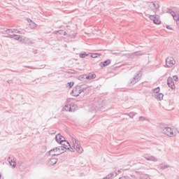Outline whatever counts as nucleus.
<instances>
[{"mask_svg": "<svg viewBox=\"0 0 179 179\" xmlns=\"http://www.w3.org/2000/svg\"><path fill=\"white\" fill-rule=\"evenodd\" d=\"M71 145L68 142H65V143L62 144V145H59L58 147H55L51 149L49 151L50 156H59V155H62L64 153L66 149H69Z\"/></svg>", "mask_w": 179, "mask_h": 179, "instance_id": "1", "label": "nucleus"}, {"mask_svg": "<svg viewBox=\"0 0 179 179\" xmlns=\"http://www.w3.org/2000/svg\"><path fill=\"white\" fill-rule=\"evenodd\" d=\"M72 147L70 145V152H77V153H83V148L80 145V141L79 140L75 138L74 137H71Z\"/></svg>", "mask_w": 179, "mask_h": 179, "instance_id": "2", "label": "nucleus"}, {"mask_svg": "<svg viewBox=\"0 0 179 179\" xmlns=\"http://www.w3.org/2000/svg\"><path fill=\"white\" fill-rule=\"evenodd\" d=\"M162 134L168 136V138H174L177 136V134L174 133V130L171 127H164L162 129Z\"/></svg>", "mask_w": 179, "mask_h": 179, "instance_id": "3", "label": "nucleus"}, {"mask_svg": "<svg viewBox=\"0 0 179 179\" xmlns=\"http://www.w3.org/2000/svg\"><path fill=\"white\" fill-rule=\"evenodd\" d=\"M86 90V87H85L83 85H77L75 87L72 92L71 94L74 97H78L81 93H83Z\"/></svg>", "mask_w": 179, "mask_h": 179, "instance_id": "4", "label": "nucleus"}, {"mask_svg": "<svg viewBox=\"0 0 179 179\" xmlns=\"http://www.w3.org/2000/svg\"><path fill=\"white\" fill-rule=\"evenodd\" d=\"M148 6V10L150 9L154 12V13H156L157 12V9L160 8V6L159 5V1H151V2H147Z\"/></svg>", "mask_w": 179, "mask_h": 179, "instance_id": "5", "label": "nucleus"}, {"mask_svg": "<svg viewBox=\"0 0 179 179\" xmlns=\"http://www.w3.org/2000/svg\"><path fill=\"white\" fill-rule=\"evenodd\" d=\"M173 79L175 82H178V76H173V78L169 77L167 79V85L169 87H171L172 90H174L176 89V85H174V81H173Z\"/></svg>", "mask_w": 179, "mask_h": 179, "instance_id": "6", "label": "nucleus"}, {"mask_svg": "<svg viewBox=\"0 0 179 179\" xmlns=\"http://www.w3.org/2000/svg\"><path fill=\"white\" fill-rule=\"evenodd\" d=\"M148 17L150 20H152L155 24H160V23H162L160 16L159 15H150Z\"/></svg>", "mask_w": 179, "mask_h": 179, "instance_id": "7", "label": "nucleus"}, {"mask_svg": "<svg viewBox=\"0 0 179 179\" xmlns=\"http://www.w3.org/2000/svg\"><path fill=\"white\" fill-rule=\"evenodd\" d=\"M176 65V60L173 57H167L166 59V68H171V66Z\"/></svg>", "mask_w": 179, "mask_h": 179, "instance_id": "8", "label": "nucleus"}, {"mask_svg": "<svg viewBox=\"0 0 179 179\" xmlns=\"http://www.w3.org/2000/svg\"><path fill=\"white\" fill-rule=\"evenodd\" d=\"M143 157L145 159V160H148V162H159V159L153 155H150L149 154H144L143 155Z\"/></svg>", "mask_w": 179, "mask_h": 179, "instance_id": "9", "label": "nucleus"}, {"mask_svg": "<svg viewBox=\"0 0 179 179\" xmlns=\"http://www.w3.org/2000/svg\"><path fill=\"white\" fill-rule=\"evenodd\" d=\"M103 108H106L105 101H101L95 104L94 109L96 110V111H99V110H100L101 111H103Z\"/></svg>", "mask_w": 179, "mask_h": 179, "instance_id": "10", "label": "nucleus"}, {"mask_svg": "<svg viewBox=\"0 0 179 179\" xmlns=\"http://www.w3.org/2000/svg\"><path fill=\"white\" fill-rule=\"evenodd\" d=\"M55 141H56V142H57V143H59L61 145V146H62V145H64V143H65V142H66V141H65V138H64V136H62L59 134L56 135Z\"/></svg>", "mask_w": 179, "mask_h": 179, "instance_id": "11", "label": "nucleus"}, {"mask_svg": "<svg viewBox=\"0 0 179 179\" xmlns=\"http://www.w3.org/2000/svg\"><path fill=\"white\" fill-rule=\"evenodd\" d=\"M142 75L141 74V71H138L136 74V76L131 79L130 83L131 85H135L136 83H138L139 82V80L141 79V76Z\"/></svg>", "mask_w": 179, "mask_h": 179, "instance_id": "12", "label": "nucleus"}, {"mask_svg": "<svg viewBox=\"0 0 179 179\" xmlns=\"http://www.w3.org/2000/svg\"><path fill=\"white\" fill-rule=\"evenodd\" d=\"M77 108L76 105H73L72 106H71V105H66L63 108V111L73 112L75 111V108Z\"/></svg>", "mask_w": 179, "mask_h": 179, "instance_id": "13", "label": "nucleus"}, {"mask_svg": "<svg viewBox=\"0 0 179 179\" xmlns=\"http://www.w3.org/2000/svg\"><path fill=\"white\" fill-rule=\"evenodd\" d=\"M169 13H171V16L177 22V24L179 25V14H176L173 10H169Z\"/></svg>", "mask_w": 179, "mask_h": 179, "instance_id": "14", "label": "nucleus"}, {"mask_svg": "<svg viewBox=\"0 0 179 179\" xmlns=\"http://www.w3.org/2000/svg\"><path fill=\"white\" fill-rule=\"evenodd\" d=\"M153 97L157 100V101H162L164 95L162 93L152 94Z\"/></svg>", "mask_w": 179, "mask_h": 179, "instance_id": "15", "label": "nucleus"}, {"mask_svg": "<svg viewBox=\"0 0 179 179\" xmlns=\"http://www.w3.org/2000/svg\"><path fill=\"white\" fill-rule=\"evenodd\" d=\"M57 162H58L57 159H56V158H51L48 162V166H54V165L57 164Z\"/></svg>", "mask_w": 179, "mask_h": 179, "instance_id": "16", "label": "nucleus"}, {"mask_svg": "<svg viewBox=\"0 0 179 179\" xmlns=\"http://www.w3.org/2000/svg\"><path fill=\"white\" fill-rule=\"evenodd\" d=\"M27 20L28 23H29V27L31 29H36V27H37V24H35L34 22H33L31 20L27 18Z\"/></svg>", "mask_w": 179, "mask_h": 179, "instance_id": "17", "label": "nucleus"}, {"mask_svg": "<svg viewBox=\"0 0 179 179\" xmlns=\"http://www.w3.org/2000/svg\"><path fill=\"white\" fill-rule=\"evenodd\" d=\"M85 79H87V80H92V79H96V74L89 73L88 76L85 75Z\"/></svg>", "mask_w": 179, "mask_h": 179, "instance_id": "18", "label": "nucleus"}, {"mask_svg": "<svg viewBox=\"0 0 179 179\" xmlns=\"http://www.w3.org/2000/svg\"><path fill=\"white\" fill-rule=\"evenodd\" d=\"M111 64V60L107 59L104 61L103 62L100 63V66H108Z\"/></svg>", "mask_w": 179, "mask_h": 179, "instance_id": "19", "label": "nucleus"}, {"mask_svg": "<svg viewBox=\"0 0 179 179\" xmlns=\"http://www.w3.org/2000/svg\"><path fill=\"white\" fill-rule=\"evenodd\" d=\"M6 31L8 33V36L9 34H13L15 33H18L20 34V31H17V29H7Z\"/></svg>", "mask_w": 179, "mask_h": 179, "instance_id": "20", "label": "nucleus"}, {"mask_svg": "<svg viewBox=\"0 0 179 179\" xmlns=\"http://www.w3.org/2000/svg\"><path fill=\"white\" fill-rule=\"evenodd\" d=\"M22 36H20V35H16V34H9V37L10 38H14V40H17V41H20V37Z\"/></svg>", "mask_w": 179, "mask_h": 179, "instance_id": "21", "label": "nucleus"}, {"mask_svg": "<svg viewBox=\"0 0 179 179\" xmlns=\"http://www.w3.org/2000/svg\"><path fill=\"white\" fill-rule=\"evenodd\" d=\"M138 55H142V54H141V52L131 53L130 55H129V58H135V57H138Z\"/></svg>", "mask_w": 179, "mask_h": 179, "instance_id": "22", "label": "nucleus"}, {"mask_svg": "<svg viewBox=\"0 0 179 179\" xmlns=\"http://www.w3.org/2000/svg\"><path fill=\"white\" fill-rule=\"evenodd\" d=\"M8 163H10V166H12L13 167V169H15V167H16V162L15 161L10 159V157H8Z\"/></svg>", "mask_w": 179, "mask_h": 179, "instance_id": "23", "label": "nucleus"}, {"mask_svg": "<svg viewBox=\"0 0 179 179\" xmlns=\"http://www.w3.org/2000/svg\"><path fill=\"white\" fill-rule=\"evenodd\" d=\"M152 94H159V92H160V87H156L152 90Z\"/></svg>", "mask_w": 179, "mask_h": 179, "instance_id": "24", "label": "nucleus"}, {"mask_svg": "<svg viewBox=\"0 0 179 179\" xmlns=\"http://www.w3.org/2000/svg\"><path fill=\"white\" fill-rule=\"evenodd\" d=\"M25 44H27L28 45H31V44H34V42L31 39L27 38Z\"/></svg>", "mask_w": 179, "mask_h": 179, "instance_id": "25", "label": "nucleus"}, {"mask_svg": "<svg viewBox=\"0 0 179 179\" xmlns=\"http://www.w3.org/2000/svg\"><path fill=\"white\" fill-rule=\"evenodd\" d=\"M57 33H59V34H63V36H66V31L64 30H59V31H55V34H57Z\"/></svg>", "mask_w": 179, "mask_h": 179, "instance_id": "26", "label": "nucleus"}, {"mask_svg": "<svg viewBox=\"0 0 179 179\" xmlns=\"http://www.w3.org/2000/svg\"><path fill=\"white\" fill-rule=\"evenodd\" d=\"M126 115H129V117L130 118H134V117H135V115H136V113L131 112V113H127Z\"/></svg>", "mask_w": 179, "mask_h": 179, "instance_id": "27", "label": "nucleus"}, {"mask_svg": "<svg viewBox=\"0 0 179 179\" xmlns=\"http://www.w3.org/2000/svg\"><path fill=\"white\" fill-rule=\"evenodd\" d=\"M26 40H27V37H22L21 36L20 38V43H22L23 44H26Z\"/></svg>", "mask_w": 179, "mask_h": 179, "instance_id": "28", "label": "nucleus"}, {"mask_svg": "<svg viewBox=\"0 0 179 179\" xmlns=\"http://www.w3.org/2000/svg\"><path fill=\"white\" fill-rule=\"evenodd\" d=\"M114 177V173H110L109 175H108L106 178H103V179H113Z\"/></svg>", "mask_w": 179, "mask_h": 179, "instance_id": "29", "label": "nucleus"}, {"mask_svg": "<svg viewBox=\"0 0 179 179\" xmlns=\"http://www.w3.org/2000/svg\"><path fill=\"white\" fill-rule=\"evenodd\" d=\"M86 79V75H81L78 76V80H80V82H83Z\"/></svg>", "mask_w": 179, "mask_h": 179, "instance_id": "30", "label": "nucleus"}, {"mask_svg": "<svg viewBox=\"0 0 179 179\" xmlns=\"http://www.w3.org/2000/svg\"><path fill=\"white\" fill-rule=\"evenodd\" d=\"M139 121L143 122V121H148L149 122V119L147 117H145L143 116H141L139 117Z\"/></svg>", "mask_w": 179, "mask_h": 179, "instance_id": "31", "label": "nucleus"}, {"mask_svg": "<svg viewBox=\"0 0 179 179\" xmlns=\"http://www.w3.org/2000/svg\"><path fill=\"white\" fill-rule=\"evenodd\" d=\"M170 167L169 165H160L159 168L161 170H166V169H169Z\"/></svg>", "mask_w": 179, "mask_h": 179, "instance_id": "32", "label": "nucleus"}, {"mask_svg": "<svg viewBox=\"0 0 179 179\" xmlns=\"http://www.w3.org/2000/svg\"><path fill=\"white\" fill-rule=\"evenodd\" d=\"M74 83L73 82H70L66 84V87H69L71 89L73 86Z\"/></svg>", "mask_w": 179, "mask_h": 179, "instance_id": "33", "label": "nucleus"}, {"mask_svg": "<svg viewBox=\"0 0 179 179\" xmlns=\"http://www.w3.org/2000/svg\"><path fill=\"white\" fill-rule=\"evenodd\" d=\"M99 55H99V53H93L91 55V57H92V58H97V57H99Z\"/></svg>", "mask_w": 179, "mask_h": 179, "instance_id": "34", "label": "nucleus"}, {"mask_svg": "<svg viewBox=\"0 0 179 179\" xmlns=\"http://www.w3.org/2000/svg\"><path fill=\"white\" fill-rule=\"evenodd\" d=\"M85 57H87V54H85V53L80 54V58H85Z\"/></svg>", "mask_w": 179, "mask_h": 179, "instance_id": "35", "label": "nucleus"}, {"mask_svg": "<svg viewBox=\"0 0 179 179\" xmlns=\"http://www.w3.org/2000/svg\"><path fill=\"white\" fill-rule=\"evenodd\" d=\"M122 170V171H124V169H120V170H117V171H115V175L116 176H118V174H120V173H121V171Z\"/></svg>", "mask_w": 179, "mask_h": 179, "instance_id": "36", "label": "nucleus"}, {"mask_svg": "<svg viewBox=\"0 0 179 179\" xmlns=\"http://www.w3.org/2000/svg\"><path fill=\"white\" fill-rule=\"evenodd\" d=\"M67 73H70L71 75H74L75 73H76V71L73 70V71H67Z\"/></svg>", "mask_w": 179, "mask_h": 179, "instance_id": "37", "label": "nucleus"}, {"mask_svg": "<svg viewBox=\"0 0 179 179\" xmlns=\"http://www.w3.org/2000/svg\"><path fill=\"white\" fill-rule=\"evenodd\" d=\"M140 179H151V178L148 176H144V177H140Z\"/></svg>", "mask_w": 179, "mask_h": 179, "instance_id": "38", "label": "nucleus"}, {"mask_svg": "<svg viewBox=\"0 0 179 179\" xmlns=\"http://www.w3.org/2000/svg\"><path fill=\"white\" fill-rule=\"evenodd\" d=\"M119 179H129V176H122L121 178H120Z\"/></svg>", "mask_w": 179, "mask_h": 179, "instance_id": "39", "label": "nucleus"}, {"mask_svg": "<svg viewBox=\"0 0 179 179\" xmlns=\"http://www.w3.org/2000/svg\"><path fill=\"white\" fill-rule=\"evenodd\" d=\"M166 29H168V30H173V28H171L170 25H166Z\"/></svg>", "mask_w": 179, "mask_h": 179, "instance_id": "40", "label": "nucleus"}, {"mask_svg": "<svg viewBox=\"0 0 179 179\" xmlns=\"http://www.w3.org/2000/svg\"><path fill=\"white\" fill-rule=\"evenodd\" d=\"M0 179H3V178H2V175L1 174H0Z\"/></svg>", "mask_w": 179, "mask_h": 179, "instance_id": "41", "label": "nucleus"}]
</instances>
